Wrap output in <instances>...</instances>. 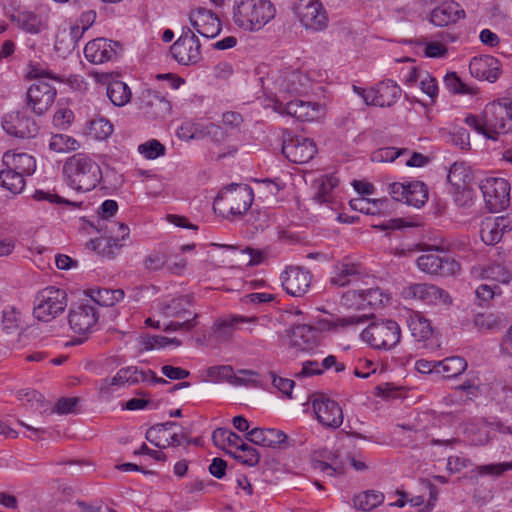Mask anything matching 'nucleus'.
I'll return each mask as SVG.
<instances>
[{
	"instance_id": "f257e3e1",
	"label": "nucleus",
	"mask_w": 512,
	"mask_h": 512,
	"mask_svg": "<svg viewBox=\"0 0 512 512\" xmlns=\"http://www.w3.org/2000/svg\"><path fill=\"white\" fill-rule=\"evenodd\" d=\"M63 175L68 186L78 192L93 190L102 179L100 166L83 153L74 154L66 159Z\"/></svg>"
},
{
	"instance_id": "f03ea898",
	"label": "nucleus",
	"mask_w": 512,
	"mask_h": 512,
	"mask_svg": "<svg viewBox=\"0 0 512 512\" xmlns=\"http://www.w3.org/2000/svg\"><path fill=\"white\" fill-rule=\"evenodd\" d=\"M233 11L234 23L247 31L260 30L276 13L269 0H236Z\"/></svg>"
},
{
	"instance_id": "7ed1b4c3",
	"label": "nucleus",
	"mask_w": 512,
	"mask_h": 512,
	"mask_svg": "<svg viewBox=\"0 0 512 512\" xmlns=\"http://www.w3.org/2000/svg\"><path fill=\"white\" fill-rule=\"evenodd\" d=\"M274 96L303 95L312 88V79L307 72L288 67L272 73L264 85Z\"/></svg>"
},
{
	"instance_id": "20e7f679",
	"label": "nucleus",
	"mask_w": 512,
	"mask_h": 512,
	"mask_svg": "<svg viewBox=\"0 0 512 512\" xmlns=\"http://www.w3.org/2000/svg\"><path fill=\"white\" fill-rule=\"evenodd\" d=\"M28 76L36 81L27 91V105L35 114L42 115L54 103L56 88L49 83L52 77L44 69L31 66Z\"/></svg>"
},
{
	"instance_id": "39448f33",
	"label": "nucleus",
	"mask_w": 512,
	"mask_h": 512,
	"mask_svg": "<svg viewBox=\"0 0 512 512\" xmlns=\"http://www.w3.org/2000/svg\"><path fill=\"white\" fill-rule=\"evenodd\" d=\"M253 201L252 189L247 185L231 184L225 187L215 198L213 209L224 215L239 216L245 213Z\"/></svg>"
},
{
	"instance_id": "423d86ee",
	"label": "nucleus",
	"mask_w": 512,
	"mask_h": 512,
	"mask_svg": "<svg viewBox=\"0 0 512 512\" xmlns=\"http://www.w3.org/2000/svg\"><path fill=\"white\" fill-rule=\"evenodd\" d=\"M363 341L378 350H390L401 338L399 324L391 319L370 323L361 333Z\"/></svg>"
},
{
	"instance_id": "0eeeda50",
	"label": "nucleus",
	"mask_w": 512,
	"mask_h": 512,
	"mask_svg": "<svg viewBox=\"0 0 512 512\" xmlns=\"http://www.w3.org/2000/svg\"><path fill=\"white\" fill-rule=\"evenodd\" d=\"M39 303L34 307L36 319L48 322L62 313L67 306V294L64 290L53 286L43 289L38 295Z\"/></svg>"
},
{
	"instance_id": "6e6552de",
	"label": "nucleus",
	"mask_w": 512,
	"mask_h": 512,
	"mask_svg": "<svg viewBox=\"0 0 512 512\" xmlns=\"http://www.w3.org/2000/svg\"><path fill=\"white\" fill-rule=\"evenodd\" d=\"M483 118L487 131L495 137L512 131V101L487 104L483 111Z\"/></svg>"
},
{
	"instance_id": "1a4fd4ad",
	"label": "nucleus",
	"mask_w": 512,
	"mask_h": 512,
	"mask_svg": "<svg viewBox=\"0 0 512 512\" xmlns=\"http://www.w3.org/2000/svg\"><path fill=\"white\" fill-rule=\"evenodd\" d=\"M189 432L179 423L167 421L150 427L146 432V438L159 448L179 446L188 441Z\"/></svg>"
},
{
	"instance_id": "9d476101",
	"label": "nucleus",
	"mask_w": 512,
	"mask_h": 512,
	"mask_svg": "<svg viewBox=\"0 0 512 512\" xmlns=\"http://www.w3.org/2000/svg\"><path fill=\"white\" fill-rule=\"evenodd\" d=\"M295 14L306 29L323 31L328 27L327 11L320 0H298Z\"/></svg>"
},
{
	"instance_id": "9b49d317",
	"label": "nucleus",
	"mask_w": 512,
	"mask_h": 512,
	"mask_svg": "<svg viewBox=\"0 0 512 512\" xmlns=\"http://www.w3.org/2000/svg\"><path fill=\"white\" fill-rule=\"evenodd\" d=\"M486 207L490 212H498L508 207L510 185L503 178H486L479 185Z\"/></svg>"
},
{
	"instance_id": "f8f14e48",
	"label": "nucleus",
	"mask_w": 512,
	"mask_h": 512,
	"mask_svg": "<svg viewBox=\"0 0 512 512\" xmlns=\"http://www.w3.org/2000/svg\"><path fill=\"white\" fill-rule=\"evenodd\" d=\"M353 89L367 105L379 107L392 106L401 95V88L390 79L384 80L368 90L357 86H353Z\"/></svg>"
},
{
	"instance_id": "ddd939ff",
	"label": "nucleus",
	"mask_w": 512,
	"mask_h": 512,
	"mask_svg": "<svg viewBox=\"0 0 512 512\" xmlns=\"http://www.w3.org/2000/svg\"><path fill=\"white\" fill-rule=\"evenodd\" d=\"M417 266L424 273L439 276L455 275L461 269L460 264L454 258L441 257L433 252L420 255L417 259Z\"/></svg>"
},
{
	"instance_id": "4468645a",
	"label": "nucleus",
	"mask_w": 512,
	"mask_h": 512,
	"mask_svg": "<svg viewBox=\"0 0 512 512\" xmlns=\"http://www.w3.org/2000/svg\"><path fill=\"white\" fill-rule=\"evenodd\" d=\"M122 50V45L118 41L96 38L86 44L84 55L89 62L102 64L117 59Z\"/></svg>"
},
{
	"instance_id": "2eb2a0df",
	"label": "nucleus",
	"mask_w": 512,
	"mask_h": 512,
	"mask_svg": "<svg viewBox=\"0 0 512 512\" xmlns=\"http://www.w3.org/2000/svg\"><path fill=\"white\" fill-rule=\"evenodd\" d=\"M2 127L7 134L17 138H34L39 131L37 123L29 117L26 111H17L6 114Z\"/></svg>"
},
{
	"instance_id": "dca6fc26",
	"label": "nucleus",
	"mask_w": 512,
	"mask_h": 512,
	"mask_svg": "<svg viewBox=\"0 0 512 512\" xmlns=\"http://www.w3.org/2000/svg\"><path fill=\"white\" fill-rule=\"evenodd\" d=\"M98 312L94 305L81 303L70 309L68 322L76 334L90 333L98 322Z\"/></svg>"
},
{
	"instance_id": "f3484780",
	"label": "nucleus",
	"mask_w": 512,
	"mask_h": 512,
	"mask_svg": "<svg viewBox=\"0 0 512 512\" xmlns=\"http://www.w3.org/2000/svg\"><path fill=\"white\" fill-rule=\"evenodd\" d=\"M282 153L290 162L304 164L313 159L317 147L312 139L296 136L284 141Z\"/></svg>"
},
{
	"instance_id": "a211bd4d",
	"label": "nucleus",
	"mask_w": 512,
	"mask_h": 512,
	"mask_svg": "<svg viewBox=\"0 0 512 512\" xmlns=\"http://www.w3.org/2000/svg\"><path fill=\"white\" fill-rule=\"evenodd\" d=\"M245 438L256 445L273 449L285 450L294 445L283 431L274 428L254 427L246 433Z\"/></svg>"
},
{
	"instance_id": "6ab92c4d",
	"label": "nucleus",
	"mask_w": 512,
	"mask_h": 512,
	"mask_svg": "<svg viewBox=\"0 0 512 512\" xmlns=\"http://www.w3.org/2000/svg\"><path fill=\"white\" fill-rule=\"evenodd\" d=\"M281 281L284 290L289 295L301 297L309 290L312 275L302 267L290 266L282 272Z\"/></svg>"
},
{
	"instance_id": "aec40b11",
	"label": "nucleus",
	"mask_w": 512,
	"mask_h": 512,
	"mask_svg": "<svg viewBox=\"0 0 512 512\" xmlns=\"http://www.w3.org/2000/svg\"><path fill=\"white\" fill-rule=\"evenodd\" d=\"M405 299L420 300L427 304H448L451 302L449 294L433 284H411L402 291Z\"/></svg>"
},
{
	"instance_id": "412c9836",
	"label": "nucleus",
	"mask_w": 512,
	"mask_h": 512,
	"mask_svg": "<svg viewBox=\"0 0 512 512\" xmlns=\"http://www.w3.org/2000/svg\"><path fill=\"white\" fill-rule=\"evenodd\" d=\"M384 298L388 301V297L384 296L379 288L368 290H349L342 295V303L348 308L363 310L366 307L376 308L384 304Z\"/></svg>"
},
{
	"instance_id": "4be33fe9",
	"label": "nucleus",
	"mask_w": 512,
	"mask_h": 512,
	"mask_svg": "<svg viewBox=\"0 0 512 512\" xmlns=\"http://www.w3.org/2000/svg\"><path fill=\"white\" fill-rule=\"evenodd\" d=\"M189 21L195 31L203 37L214 38L221 32V23L218 16L203 7L189 13Z\"/></svg>"
},
{
	"instance_id": "5701e85b",
	"label": "nucleus",
	"mask_w": 512,
	"mask_h": 512,
	"mask_svg": "<svg viewBox=\"0 0 512 512\" xmlns=\"http://www.w3.org/2000/svg\"><path fill=\"white\" fill-rule=\"evenodd\" d=\"M274 109L299 121H314L320 118L322 114L321 106L318 103L302 100L290 101L285 106L277 100Z\"/></svg>"
},
{
	"instance_id": "b1692460",
	"label": "nucleus",
	"mask_w": 512,
	"mask_h": 512,
	"mask_svg": "<svg viewBox=\"0 0 512 512\" xmlns=\"http://www.w3.org/2000/svg\"><path fill=\"white\" fill-rule=\"evenodd\" d=\"M512 229V214L486 217L481 223L480 235L487 245L497 244L506 232Z\"/></svg>"
},
{
	"instance_id": "393cba45",
	"label": "nucleus",
	"mask_w": 512,
	"mask_h": 512,
	"mask_svg": "<svg viewBox=\"0 0 512 512\" xmlns=\"http://www.w3.org/2000/svg\"><path fill=\"white\" fill-rule=\"evenodd\" d=\"M139 108L148 118L157 119L165 117L170 112L171 106L159 92L146 89L139 97Z\"/></svg>"
},
{
	"instance_id": "a878e982",
	"label": "nucleus",
	"mask_w": 512,
	"mask_h": 512,
	"mask_svg": "<svg viewBox=\"0 0 512 512\" xmlns=\"http://www.w3.org/2000/svg\"><path fill=\"white\" fill-rule=\"evenodd\" d=\"M321 341L319 329L301 324L292 328L290 334V345L297 351L312 352L318 347Z\"/></svg>"
},
{
	"instance_id": "bb28decb",
	"label": "nucleus",
	"mask_w": 512,
	"mask_h": 512,
	"mask_svg": "<svg viewBox=\"0 0 512 512\" xmlns=\"http://www.w3.org/2000/svg\"><path fill=\"white\" fill-rule=\"evenodd\" d=\"M257 317H246L242 315H227L217 319L212 327L213 337L217 342H228L232 339L238 325L242 323H254Z\"/></svg>"
},
{
	"instance_id": "cd10ccee",
	"label": "nucleus",
	"mask_w": 512,
	"mask_h": 512,
	"mask_svg": "<svg viewBox=\"0 0 512 512\" xmlns=\"http://www.w3.org/2000/svg\"><path fill=\"white\" fill-rule=\"evenodd\" d=\"M500 61L490 55L474 57L469 64V70L473 77L480 80L494 82L501 73Z\"/></svg>"
},
{
	"instance_id": "c85d7f7f",
	"label": "nucleus",
	"mask_w": 512,
	"mask_h": 512,
	"mask_svg": "<svg viewBox=\"0 0 512 512\" xmlns=\"http://www.w3.org/2000/svg\"><path fill=\"white\" fill-rule=\"evenodd\" d=\"M170 52L173 58L181 65H195L202 60L201 44L196 41H175Z\"/></svg>"
},
{
	"instance_id": "c756f323",
	"label": "nucleus",
	"mask_w": 512,
	"mask_h": 512,
	"mask_svg": "<svg viewBox=\"0 0 512 512\" xmlns=\"http://www.w3.org/2000/svg\"><path fill=\"white\" fill-rule=\"evenodd\" d=\"M95 229L102 233L101 239L107 240V246L112 248H120L122 244L121 240H124L129 235V228L122 222L110 221H97L96 224H92Z\"/></svg>"
},
{
	"instance_id": "7c9ffc66",
	"label": "nucleus",
	"mask_w": 512,
	"mask_h": 512,
	"mask_svg": "<svg viewBox=\"0 0 512 512\" xmlns=\"http://www.w3.org/2000/svg\"><path fill=\"white\" fill-rule=\"evenodd\" d=\"M465 16V12L456 2H445L434 8L430 13V22L435 26L443 27L457 22Z\"/></svg>"
},
{
	"instance_id": "2f4dec72",
	"label": "nucleus",
	"mask_w": 512,
	"mask_h": 512,
	"mask_svg": "<svg viewBox=\"0 0 512 512\" xmlns=\"http://www.w3.org/2000/svg\"><path fill=\"white\" fill-rule=\"evenodd\" d=\"M308 403H311L315 416H322V414L343 416L339 403L323 393H314L309 397Z\"/></svg>"
},
{
	"instance_id": "473e14b6",
	"label": "nucleus",
	"mask_w": 512,
	"mask_h": 512,
	"mask_svg": "<svg viewBox=\"0 0 512 512\" xmlns=\"http://www.w3.org/2000/svg\"><path fill=\"white\" fill-rule=\"evenodd\" d=\"M3 165L21 172L23 176L32 174L36 168V162L32 156L27 153L15 154L10 151L4 153Z\"/></svg>"
},
{
	"instance_id": "72a5a7b5",
	"label": "nucleus",
	"mask_w": 512,
	"mask_h": 512,
	"mask_svg": "<svg viewBox=\"0 0 512 512\" xmlns=\"http://www.w3.org/2000/svg\"><path fill=\"white\" fill-rule=\"evenodd\" d=\"M391 202L387 198L382 199H368L359 197L350 201V206L353 210L360 211L368 215H376L386 211Z\"/></svg>"
},
{
	"instance_id": "f704fd0d",
	"label": "nucleus",
	"mask_w": 512,
	"mask_h": 512,
	"mask_svg": "<svg viewBox=\"0 0 512 512\" xmlns=\"http://www.w3.org/2000/svg\"><path fill=\"white\" fill-rule=\"evenodd\" d=\"M447 179L454 189H460L470 187L474 176L470 167L465 163L455 162L449 169Z\"/></svg>"
},
{
	"instance_id": "c9c22d12",
	"label": "nucleus",
	"mask_w": 512,
	"mask_h": 512,
	"mask_svg": "<svg viewBox=\"0 0 512 512\" xmlns=\"http://www.w3.org/2000/svg\"><path fill=\"white\" fill-rule=\"evenodd\" d=\"M336 274L331 278V284L343 287L359 279L360 267L354 263L341 262L335 266Z\"/></svg>"
},
{
	"instance_id": "e433bc0d",
	"label": "nucleus",
	"mask_w": 512,
	"mask_h": 512,
	"mask_svg": "<svg viewBox=\"0 0 512 512\" xmlns=\"http://www.w3.org/2000/svg\"><path fill=\"white\" fill-rule=\"evenodd\" d=\"M106 94L110 101L118 107L125 106L132 97L129 86L120 80L110 81L107 85Z\"/></svg>"
},
{
	"instance_id": "4c0bfd02",
	"label": "nucleus",
	"mask_w": 512,
	"mask_h": 512,
	"mask_svg": "<svg viewBox=\"0 0 512 512\" xmlns=\"http://www.w3.org/2000/svg\"><path fill=\"white\" fill-rule=\"evenodd\" d=\"M408 327L411 336L417 342H424L428 340L433 333L429 321L420 314L410 316L408 320Z\"/></svg>"
},
{
	"instance_id": "58836bf2",
	"label": "nucleus",
	"mask_w": 512,
	"mask_h": 512,
	"mask_svg": "<svg viewBox=\"0 0 512 512\" xmlns=\"http://www.w3.org/2000/svg\"><path fill=\"white\" fill-rule=\"evenodd\" d=\"M0 186L13 194H18L25 186L24 176L21 172L6 167L0 170Z\"/></svg>"
},
{
	"instance_id": "ea45409f",
	"label": "nucleus",
	"mask_w": 512,
	"mask_h": 512,
	"mask_svg": "<svg viewBox=\"0 0 512 512\" xmlns=\"http://www.w3.org/2000/svg\"><path fill=\"white\" fill-rule=\"evenodd\" d=\"M384 494L374 490H367L354 496L353 504L357 510L371 511L381 505Z\"/></svg>"
},
{
	"instance_id": "a19ab883",
	"label": "nucleus",
	"mask_w": 512,
	"mask_h": 512,
	"mask_svg": "<svg viewBox=\"0 0 512 512\" xmlns=\"http://www.w3.org/2000/svg\"><path fill=\"white\" fill-rule=\"evenodd\" d=\"M437 373H442L445 378H453L462 374L467 369V362L460 356H452L438 361Z\"/></svg>"
},
{
	"instance_id": "79ce46f5",
	"label": "nucleus",
	"mask_w": 512,
	"mask_h": 512,
	"mask_svg": "<svg viewBox=\"0 0 512 512\" xmlns=\"http://www.w3.org/2000/svg\"><path fill=\"white\" fill-rule=\"evenodd\" d=\"M428 199V191L426 185L420 181H412L407 183V195L405 203L409 206L420 208Z\"/></svg>"
},
{
	"instance_id": "37998d69",
	"label": "nucleus",
	"mask_w": 512,
	"mask_h": 512,
	"mask_svg": "<svg viewBox=\"0 0 512 512\" xmlns=\"http://www.w3.org/2000/svg\"><path fill=\"white\" fill-rule=\"evenodd\" d=\"M91 299L101 306H113L124 298L122 289L98 288L90 290Z\"/></svg>"
},
{
	"instance_id": "c03bdc74",
	"label": "nucleus",
	"mask_w": 512,
	"mask_h": 512,
	"mask_svg": "<svg viewBox=\"0 0 512 512\" xmlns=\"http://www.w3.org/2000/svg\"><path fill=\"white\" fill-rule=\"evenodd\" d=\"M338 179L332 175H326L315 181L317 191L313 197L319 204L329 203L332 199V190L337 187Z\"/></svg>"
},
{
	"instance_id": "a18cd8bd",
	"label": "nucleus",
	"mask_w": 512,
	"mask_h": 512,
	"mask_svg": "<svg viewBox=\"0 0 512 512\" xmlns=\"http://www.w3.org/2000/svg\"><path fill=\"white\" fill-rule=\"evenodd\" d=\"M191 303L190 296L173 299L163 308V314L166 317L185 318L187 315H192V313L187 309V306H191Z\"/></svg>"
},
{
	"instance_id": "49530a36",
	"label": "nucleus",
	"mask_w": 512,
	"mask_h": 512,
	"mask_svg": "<svg viewBox=\"0 0 512 512\" xmlns=\"http://www.w3.org/2000/svg\"><path fill=\"white\" fill-rule=\"evenodd\" d=\"M1 330L5 335H14L19 333L20 313L14 307L3 310Z\"/></svg>"
},
{
	"instance_id": "de8ad7c7",
	"label": "nucleus",
	"mask_w": 512,
	"mask_h": 512,
	"mask_svg": "<svg viewBox=\"0 0 512 512\" xmlns=\"http://www.w3.org/2000/svg\"><path fill=\"white\" fill-rule=\"evenodd\" d=\"M481 276L483 279H488L503 284L509 283L512 279V273L506 267L498 263L485 267L482 270Z\"/></svg>"
},
{
	"instance_id": "09e8293b",
	"label": "nucleus",
	"mask_w": 512,
	"mask_h": 512,
	"mask_svg": "<svg viewBox=\"0 0 512 512\" xmlns=\"http://www.w3.org/2000/svg\"><path fill=\"white\" fill-rule=\"evenodd\" d=\"M49 148L57 153H67L79 148V143L65 134H55L51 137Z\"/></svg>"
},
{
	"instance_id": "8fccbe9b",
	"label": "nucleus",
	"mask_w": 512,
	"mask_h": 512,
	"mask_svg": "<svg viewBox=\"0 0 512 512\" xmlns=\"http://www.w3.org/2000/svg\"><path fill=\"white\" fill-rule=\"evenodd\" d=\"M212 441L217 447L225 449L226 444L233 447L241 442V438L231 430L217 428L212 434Z\"/></svg>"
},
{
	"instance_id": "3c124183",
	"label": "nucleus",
	"mask_w": 512,
	"mask_h": 512,
	"mask_svg": "<svg viewBox=\"0 0 512 512\" xmlns=\"http://www.w3.org/2000/svg\"><path fill=\"white\" fill-rule=\"evenodd\" d=\"M512 470V461L502 463H492L480 465L475 468V472L480 476H502L505 472Z\"/></svg>"
},
{
	"instance_id": "603ef678",
	"label": "nucleus",
	"mask_w": 512,
	"mask_h": 512,
	"mask_svg": "<svg viewBox=\"0 0 512 512\" xmlns=\"http://www.w3.org/2000/svg\"><path fill=\"white\" fill-rule=\"evenodd\" d=\"M327 460L328 461H317L316 468L322 472H326L330 476L343 473L344 463L337 455L329 454Z\"/></svg>"
},
{
	"instance_id": "864d4df0",
	"label": "nucleus",
	"mask_w": 512,
	"mask_h": 512,
	"mask_svg": "<svg viewBox=\"0 0 512 512\" xmlns=\"http://www.w3.org/2000/svg\"><path fill=\"white\" fill-rule=\"evenodd\" d=\"M327 460L328 461H317L316 468L322 472H326L330 476L343 473L344 463L337 455L329 454Z\"/></svg>"
},
{
	"instance_id": "5fc2aeb1",
	"label": "nucleus",
	"mask_w": 512,
	"mask_h": 512,
	"mask_svg": "<svg viewBox=\"0 0 512 512\" xmlns=\"http://www.w3.org/2000/svg\"><path fill=\"white\" fill-rule=\"evenodd\" d=\"M327 460L328 461H317L316 468L322 472H326L330 476L343 473L344 463L337 455L329 454Z\"/></svg>"
},
{
	"instance_id": "6e6d98bb",
	"label": "nucleus",
	"mask_w": 512,
	"mask_h": 512,
	"mask_svg": "<svg viewBox=\"0 0 512 512\" xmlns=\"http://www.w3.org/2000/svg\"><path fill=\"white\" fill-rule=\"evenodd\" d=\"M327 460L328 461H317L316 468L322 472H326L330 476L343 473L344 463L337 455L329 454Z\"/></svg>"
},
{
	"instance_id": "4d7b16f0",
	"label": "nucleus",
	"mask_w": 512,
	"mask_h": 512,
	"mask_svg": "<svg viewBox=\"0 0 512 512\" xmlns=\"http://www.w3.org/2000/svg\"><path fill=\"white\" fill-rule=\"evenodd\" d=\"M165 146L156 139L149 140L138 146V151L146 159H156L165 154Z\"/></svg>"
},
{
	"instance_id": "13d9d810",
	"label": "nucleus",
	"mask_w": 512,
	"mask_h": 512,
	"mask_svg": "<svg viewBox=\"0 0 512 512\" xmlns=\"http://www.w3.org/2000/svg\"><path fill=\"white\" fill-rule=\"evenodd\" d=\"M18 395L20 399L26 397L28 402L32 401V406L36 405V410L40 414L46 413L50 409V403L45 401L43 395L35 390H21Z\"/></svg>"
},
{
	"instance_id": "bf43d9fd",
	"label": "nucleus",
	"mask_w": 512,
	"mask_h": 512,
	"mask_svg": "<svg viewBox=\"0 0 512 512\" xmlns=\"http://www.w3.org/2000/svg\"><path fill=\"white\" fill-rule=\"evenodd\" d=\"M81 401L79 397H70V398H60L54 407L50 406L51 413L57 414H71V413H79L80 411L76 409V406Z\"/></svg>"
},
{
	"instance_id": "052dcab7",
	"label": "nucleus",
	"mask_w": 512,
	"mask_h": 512,
	"mask_svg": "<svg viewBox=\"0 0 512 512\" xmlns=\"http://www.w3.org/2000/svg\"><path fill=\"white\" fill-rule=\"evenodd\" d=\"M444 84L446 88L454 94H472L473 91L461 79L456 75L455 72L448 73L444 78Z\"/></svg>"
},
{
	"instance_id": "680f3d73",
	"label": "nucleus",
	"mask_w": 512,
	"mask_h": 512,
	"mask_svg": "<svg viewBox=\"0 0 512 512\" xmlns=\"http://www.w3.org/2000/svg\"><path fill=\"white\" fill-rule=\"evenodd\" d=\"M90 130L97 139H106L113 133V125L105 118L91 121Z\"/></svg>"
},
{
	"instance_id": "e2e57ef3",
	"label": "nucleus",
	"mask_w": 512,
	"mask_h": 512,
	"mask_svg": "<svg viewBox=\"0 0 512 512\" xmlns=\"http://www.w3.org/2000/svg\"><path fill=\"white\" fill-rule=\"evenodd\" d=\"M207 374L213 381H227L230 384L235 376L232 366L229 365L210 367Z\"/></svg>"
},
{
	"instance_id": "0e129e2a",
	"label": "nucleus",
	"mask_w": 512,
	"mask_h": 512,
	"mask_svg": "<svg viewBox=\"0 0 512 512\" xmlns=\"http://www.w3.org/2000/svg\"><path fill=\"white\" fill-rule=\"evenodd\" d=\"M18 22L22 29L29 33H39L41 31V20L32 13H22L18 16Z\"/></svg>"
},
{
	"instance_id": "69168bd1",
	"label": "nucleus",
	"mask_w": 512,
	"mask_h": 512,
	"mask_svg": "<svg viewBox=\"0 0 512 512\" xmlns=\"http://www.w3.org/2000/svg\"><path fill=\"white\" fill-rule=\"evenodd\" d=\"M142 349L149 351L153 349L164 348L169 345V338L160 335H146L139 340Z\"/></svg>"
},
{
	"instance_id": "338daca9",
	"label": "nucleus",
	"mask_w": 512,
	"mask_h": 512,
	"mask_svg": "<svg viewBox=\"0 0 512 512\" xmlns=\"http://www.w3.org/2000/svg\"><path fill=\"white\" fill-rule=\"evenodd\" d=\"M198 314L197 313H194L192 315V318H187L185 319L184 321L182 322H178V321H171L169 324H167L164 328H163V331L165 332H172V331H178V330H181V331H190L192 330L195 326H197L198 322H197V318H198Z\"/></svg>"
},
{
	"instance_id": "774afa93",
	"label": "nucleus",
	"mask_w": 512,
	"mask_h": 512,
	"mask_svg": "<svg viewBox=\"0 0 512 512\" xmlns=\"http://www.w3.org/2000/svg\"><path fill=\"white\" fill-rule=\"evenodd\" d=\"M474 191L470 187L455 189L454 201L460 207H470L473 203Z\"/></svg>"
}]
</instances>
